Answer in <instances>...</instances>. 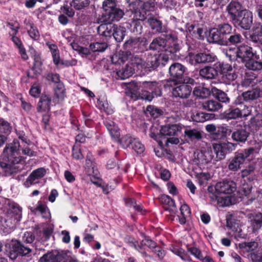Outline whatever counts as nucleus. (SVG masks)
<instances>
[{"mask_svg": "<svg viewBox=\"0 0 262 262\" xmlns=\"http://www.w3.org/2000/svg\"><path fill=\"white\" fill-rule=\"evenodd\" d=\"M132 99L151 101L153 98L162 95L161 84L156 81L132 80Z\"/></svg>", "mask_w": 262, "mask_h": 262, "instance_id": "nucleus-1", "label": "nucleus"}, {"mask_svg": "<svg viewBox=\"0 0 262 262\" xmlns=\"http://www.w3.org/2000/svg\"><path fill=\"white\" fill-rule=\"evenodd\" d=\"M19 143L14 141L5 147L4 149V155L8 159V163L0 162L1 167L4 169L6 176L11 175L22 169L24 166V159L19 156L18 150Z\"/></svg>", "mask_w": 262, "mask_h": 262, "instance_id": "nucleus-2", "label": "nucleus"}, {"mask_svg": "<svg viewBox=\"0 0 262 262\" xmlns=\"http://www.w3.org/2000/svg\"><path fill=\"white\" fill-rule=\"evenodd\" d=\"M170 55L165 52L158 56L151 58L150 63H146L141 57V55L132 54V75L135 71L141 73L143 71L155 70L159 66L164 67L169 60Z\"/></svg>", "mask_w": 262, "mask_h": 262, "instance_id": "nucleus-3", "label": "nucleus"}, {"mask_svg": "<svg viewBox=\"0 0 262 262\" xmlns=\"http://www.w3.org/2000/svg\"><path fill=\"white\" fill-rule=\"evenodd\" d=\"M215 200L220 201V199L224 201L223 205L229 206L235 203L232 200V193L236 190V184L232 181L224 180L217 182L214 186Z\"/></svg>", "mask_w": 262, "mask_h": 262, "instance_id": "nucleus-4", "label": "nucleus"}, {"mask_svg": "<svg viewBox=\"0 0 262 262\" xmlns=\"http://www.w3.org/2000/svg\"><path fill=\"white\" fill-rule=\"evenodd\" d=\"M234 29L232 25L229 23L220 24L209 30L207 40L210 43L221 46L233 32Z\"/></svg>", "mask_w": 262, "mask_h": 262, "instance_id": "nucleus-5", "label": "nucleus"}, {"mask_svg": "<svg viewBox=\"0 0 262 262\" xmlns=\"http://www.w3.org/2000/svg\"><path fill=\"white\" fill-rule=\"evenodd\" d=\"M182 81V83L176 84L173 88L172 94L176 98L187 99L190 96L193 86L196 84V81L189 77H185Z\"/></svg>", "mask_w": 262, "mask_h": 262, "instance_id": "nucleus-6", "label": "nucleus"}, {"mask_svg": "<svg viewBox=\"0 0 262 262\" xmlns=\"http://www.w3.org/2000/svg\"><path fill=\"white\" fill-rule=\"evenodd\" d=\"M182 126L181 124H169L162 126L160 130V136H164V139L166 136H173L167 138L165 140V145H168L169 143L178 144L180 142L179 139L177 137L182 132Z\"/></svg>", "mask_w": 262, "mask_h": 262, "instance_id": "nucleus-7", "label": "nucleus"}, {"mask_svg": "<svg viewBox=\"0 0 262 262\" xmlns=\"http://www.w3.org/2000/svg\"><path fill=\"white\" fill-rule=\"evenodd\" d=\"M255 149L253 147H249L248 149L238 151L235 153L233 157L229 159L228 165L230 170L236 171L239 169L242 165L244 163L246 159L250 155L253 153Z\"/></svg>", "mask_w": 262, "mask_h": 262, "instance_id": "nucleus-8", "label": "nucleus"}, {"mask_svg": "<svg viewBox=\"0 0 262 262\" xmlns=\"http://www.w3.org/2000/svg\"><path fill=\"white\" fill-rule=\"evenodd\" d=\"M234 149V144L229 142L213 144L212 150L215 162L224 159L226 155L232 152Z\"/></svg>", "mask_w": 262, "mask_h": 262, "instance_id": "nucleus-9", "label": "nucleus"}, {"mask_svg": "<svg viewBox=\"0 0 262 262\" xmlns=\"http://www.w3.org/2000/svg\"><path fill=\"white\" fill-rule=\"evenodd\" d=\"M216 56L209 51H201L190 56V63L193 66L212 63L215 61Z\"/></svg>", "mask_w": 262, "mask_h": 262, "instance_id": "nucleus-10", "label": "nucleus"}, {"mask_svg": "<svg viewBox=\"0 0 262 262\" xmlns=\"http://www.w3.org/2000/svg\"><path fill=\"white\" fill-rule=\"evenodd\" d=\"M158 245L156 242L151 239L149 236H145V238L141 242L140 244L137 245L132 242V246L141 254L142 257L145 259L146 262H148L150 260L153 259L154 257L145 251L143 246H147L152 251Z\"/></svg>", "mask_w": 262, "mask_h": 262, "instance_id": "nucleus-11", "label": "nucleus"}, {"mask_svg": "<svg viewBox=\"0 0 262 262\" xmlns=\"http://www.w3.org/2000/svg\"><path fill=\"white\" fill-rule=\"evenodd\" d=\"M217 73H220L222 77L229 82L236 79L237 75L233 69L232 66L224 62H219L215 64Z\"/></svg>", "mask_w": 262, "mask_h": 262, "instance_id": "nucleus-12", "label": "nucleus"}, {"mask_svg": "<svg viewBox=\"0 0 262 262\" xmlns=\"http://www.w3.org/2000/svg\"><path fill=\"white\" fill-rule=\"evenodd\" d=\"M31 252L30 248L22 245L17 241H12L9 244V257L12 259H15L19 255H26Z\"/></svg>", "mask_w": 262, "mask_h": 262, "instance_id": "nucleus-13", "label": "nucleus"}, {"mask_svg": "<svg viewBox=\"0 0 262 262\" xmlns=\"http://www.w3.org/2000/svg\"><path fill=\"white\" fill-rule=\"evenodd\" d=\"M227 226L229 228L232 229L233 233H228L232 237H233L236 240L239 239H249V235L245 233L241 227H238V224L236 223L235 219L231 218H227L226 220Z\"/></svg>", "mask_w": 262, "mask_h": 262, "instance_id": "nucleus-14", "label": "nucleus"}, {"mask_svg": "<svg viewBox=\"0 0 262 262\" xmlns=\"http://www.w3.org/2000/svg\"><path fill=\"white\" fill-rule=\"evenodd\" d=\"M186 67L178 62H174L171 64L169 68V74L172 81H183Z\"/></svg>", "mask_w": 262, "mask_h": 262, "instance_id": "nucleus-15", "label": "nucleus"}, {"mask_svg": "<svg viewBox=\"0 0 262 262\" xmlns=\"http://www.w3.org/2000/svg\"><path fill=\"white\" fill-rule=\"evenodd\" d=\"M250 135L249 127L247 125L237 126L233 131L231 138L238 143H245Z\"/></svg>", "mask_w": 262, "mask_h": 262, "instance_id": "nucleus-16", "label": "nucleus"}, {"mask_svg": "<svg viewBox=\"0 0 262 262\" xmlns=\"http://www.w3.org/2000/svg\"><path fill=\"white\" fill-rule=\"evenodd\" d=\"M245 9L239 2L235 1H232L226 8V10L232 22L235 20H238V18L241 17V14Z\"/></svg>", "mask_w": 262, "mask_h": 262, "instance_id": "nucleus-17", "label": "nucleus"}, {"mask_svg": "<svg viewBox=\"0 0 262 262\" xmlns=\"http://www.w3.org/2000/svg\"><path fill=\"white\" fill-rule=\"evenodd\" d=\"M233 23L241 28L248 30L253 24V14L250 11L245 9L241 14V17L238 18V20H235Z\"/></svg>", "mask_w": 262, "mask_h": 262, "instance_id": "nucleus-18", "label": "nucleus"}, {"mask_svg": "<svg viewBox=\"0 0 262 262\" xmlns=\"http://www.w3.org/2000/svg\"><path fill=\"white\" fill-rule=\"evenodd\" d=\"M253 49L249 45L243 43L236 48L235 51L236 58L245 63L254 54Z\"/></svg>", "mask_w": 262, "mask_h": 262, "instance_id": "nucleus-19", "label": "nucleus"}, {"mask_svg": "<svg viewBox=\"0 0 262 262\" xmlns=\"http://www.w3.org/2000/svg\"><path fill=\"white\" fill-rule=\"evenodd\" d=\"M195 162L200 166L211 162L213 164L216 163L211 149L198 152L196 157H195Z\"/></svg>", "mask_w": 262, "mask_h": 262, "instance_id": "nucleus-20", "label": "nucleus"}, {"mask_svg": "<svg viewBox=\"0 0 262 262\" xmlns=\"http://www.w3.org/2000/svg\"><path fill=\"white\" fill-rule=\"evenodd\" d=\"M167 37L169 40H171V42L168 45H167L165 52L169 54L171 58L175 56H179L177 53L179 52L181 47L178 42L177 36L174 34H170L167 35Z\"/></svg>", "mask_w": 262, "mask_h": 262, "instance_id": "nucleus-21", "label": "nucleus"}, {"mask_svg": "<svg viewBox=\"0 0 262 262\" xmlns=\"http://www.w3.org/2000/svg\"><path fill=\"white\" fill-rule=\"evenodd\" d=\"M249 223L248 231L255 235L257 234L262 227V213L257 212L252 214Z\"/></svg>", "mask_w": 262, "mask_h": 262, "instance_id": "nucleus-22", "label": "nucleus"}, {"mask_svg": "<svg viewBox=\"0 0 262 262\" xmlns=\"http://www.w3.org/2000/svg\"><path fill=\"white\" fill-rule=\"evenodd\" d=\"M244 63L248 70L254 71H259L262 70V60L260 59L259 55L257 54L256 51H254L253 55Z\"/></svg>", "mask_w": 262, "mask_h": 262, "instance_id": "nucleus-23", "label": "nucleus"}, {"mask_svg": "<svg viewBox=\"0 0 262 262\" xmlns=\"http://www.w3.org/2000/svg\"><path fill=\"white\" fill-rule=\"evenodd\" d=\"M150 4L144 0H132V13L137 15L138 13L142 16V13L146 14V11H150Z\"/></svg>", "mask_w": 262, "mask_h": 262, "instance_id": "nucleus-24", "label": "nucleus"}, {"mask_svg": "<svg viewBox=\"0 0 262 262\" xmlns=\"http://www.w3.org/2000/svg\"><path fill=\"white\" fill-rule=\"evenodd\" d=\"M147 50V40L144 37L132 36V51L134 53H142Z\"/></svg>", "mask_w": 262, "mask_h": 262, "instance_id": "nucleus-25", "label": "nucleus"}, {"mask_svg": "<svg viewBox=\"0 0 262 262\" xmlns=\"http://www.w3.org/2000/svg\"><path fill=\"white\" fill-rule=\"evenodd\" d=\"M235 31V29L233 30V32L226 40L223 42L221 46H235L237 48L241 44L243 43V42L244 40V38L240 33L236 32Z\"/></svg>", "mask_w": 262, "mask_h": 262, "instance_id": "nucleus-26", "label": "nucleus"}, {"mask_svg": "<svg viewBox=\"0 0 262 262\" xmlns=\"http://www.w3.org/2000/svg\"><path fill=\"white\" fill-rule=\"evenodd\" d=\"M46 173V170L43 168H39L33 170L24 182V185L26 187H29L36 183V180L42 178Z\"/></svg>", "mask_w": 262, "mask_h": 262, "instance_id": "nucleus-27", "label": "nucleus"}, {"mask_svg": "<svg viewBox=\"0 0 262 262\" xmlns=\"http://www.w3.org/2000/svg\"><path fill=\"white\" fill-rule=\"evenodd\" d=\"M251 40L258 46H262V25L260 23L255 24L250 34Z\"/></svg>", "mask_w": 262, "mask_h": 262, "instance_id": "nucleus-28", "label": "nucleus"}, {"mask_svg": "<svg viewBox=\"0 0 262 262\" xmlns=\"http://www.w3.org/2000/svg\"><path fill=\"white\" fill-rule=\"evenodd\" d=\"M241 108L239 107L230 105L222 114V118L227 121L240 118Z\"/></svg>", "mask_w": 262, "mask_h": 262, "instance_id": "nucleus-29", "label": "nucleus"}, {"mask_svg": "<svg viewBox=\"0 0 262 262\" xmlns=\"http://www.w3.org/2000/svg\"><path fill=\"white\" fill-rule=\"evenodd\" d=\"M187 30L192 37L199 40H204V31L200 24H192L188 25Z\"/></svg>", "mask_w": 262, "mask_h": 262, "instance_id": "nucleus-30", "label": "nucleus"}, {"mask_svg": "<svg viewBox=\"0 0 262 262\" xmlns=\"http://www.w3.org/2000/svg\"><path fill=\"white\" fill-rule=\"evenodd\" d=\"M51 97L48 95H42L38 103L37 111L38 112H48L50 110Z\"/></svg>", "mask_w": 262, "mask_h": 262, "instance_id": "nucleus-31", "label": "nucleus"}, {"mask_svg": "<svg viewBox=\"0 0 262 262\" xmlns=\"http://www.w3.org/2000/svg\"><path fill=\"white\" fill-rule=\"evenodd\" d=\"M160 201L162 204L164 205V208L165 210L169 212H174L176 211L177 208L175 202L173 199L168 195L162 194L160 197Z\"/></svg>", "mask_w": 262, "mask_h": 262, "instance_id": "nucleus-32", "label": "nucleus"}, {"mask_svg": "<svg viewBox=\"0 0 262 262\" xmlns=\"http://www.w3.org/2000/svg\"><path fill=\"white\" fill-rule=\"evenodd\" d=\"M167 46L166 39L161 37L154 38L149 46L150 50L153 51H165L166 46Z\"/></svg>", "mask_w": 262, "mask_h": 262, "instance_id": "nucleus-33", "label": "nucleus"}, {"mask_svg": "<svg viewBox=\"0 0 262 262\" xmlns=\"http://www.w3.org/2000/svg\"><path fill=\"white\" fill-rule=\"evenodd\" d=\"M193 87V94L198 98H206L210 95L211 91L209 89L198 84L196 82V84Z\"/></svg>", "mask_w": 262, "mask_h": 262, "instance_id": "nucleus-34", "label": "nucleus"}, {"mask_svg": "<svg viewBox=\"0 0 262 262\" xmlns=\"http://www.w3.org/2000/svg\"><path fill=\"white\" fill-rule=\"evenodd\" d=\"M116 29V25L108 24H101L97 29V31L100 35L105 37H111L113 36L114 32Z\"/></svg>", "mask_w": 262, "mask_h": 262, "instance_id": "nucleus-35", "label": "nucleus"}, {"mask_svg": "<svg viewBox=\"0 0 262 262\" xmlns=\"http://www.w3.org/2000/svg\"><path fill=\"white\" fill-rule=\"evenodd\" d=\"M30 209L31 212L35 214L39 212L43 218L48 219L50 217V213L48 208L46 205L42 204L40 202H38L36 207H31Z\"/></svg>", "mask_w": 262, "mask_h": 262, "instance_id": "nucleus-36", "label": "nucleus"}, {"mask_svg": "<svg viewBox=\"0 0 262 262\" xmlns=\"http://www.w3.org/2000/svg\"><path fill=\"white\" fill-rule=\"evenodd\" d=\"M201 77L206 79H212L217 75V70L216 68H213L210 66H206L201 69L199 71Z\"/></svg>", "mask_w": 262, "mask_h": 262, "instance_id": "nucleus-37", "label": "nucleus"}, {"mask_svg": "<svg viewBox=\"0 0 262 262\" xmlns=\"http://www.w3.org/2000/svg\"><path fill=\"white\" fill-rule=\"evenodd\" d=\"M24 24L30 37L34 40H37L39 37V33L32 21L30 19H26L24 20Z\"/></svg>", "mask_w": 262, "mask_h": 262, "instance_id": "nucleus-38", "label": "nucleus"}, {"mask_svg": "<svg viewBox=\"0 0 262 262\" xmlns=\"http://www.w3.org/2000/svg\"><path fill=\"white\" fill-rule=\"evenodd\" d=\"M203 107L208 111L215 112L218 111L221 109L223 105L216 100H208L202 104Z\"/></svg>", "mask_w": 262, "mask_h": 262, "instance_id": "nucleus-39", "label": "nucleus"}, {"mask_svg": "<svg viewBox=\"0 0 262 262\" xmlns=\"http://www.w3.org/2000/svg\"><path fill=\"white\" fill-rule=\"evenodd\" d=\"M231 133L229 127L226 125H221L217 126L216 130L214 135V138L215 139H221L226 137Z\"/></svg>", "mask_w": 262, "mask_h": 262, "instance_id": "nucleus-40", "label": "nucleus"}, {"mask_svg": "<svg viewBox=\"0 0 262 262\" xmlns=\"http://www.w3.org/2000/svg\"><path fill=\"white\" fill-rule=\"evenodd\" d=\"M213 97L218 102L221 103H229L230 98L227 94L223 91L214 88L212 90Z\"/></svg>", "mask_w": 262, "mask_h": 262, "instance_id": "nucleus-41", "label": "nucleus"}, {"mask_svg": "<svg viewBox=\"0 0 262 262\" xmlns=\"http://www.w3.org/2000/svg\"><path fill=\"white\" fill-rule=\"evenodd\" d=\"M259 92L257 89H253L251 90L247 91L242 93V97L245 102H250L255 100L260 97Z\"/></svg>", "mask_w": 262, "mask_h": 262, "instance_id": "nucleus-42", "label": "nucleus"}, {"mask_svg": "<svg viewBox=\"0 0 262 262\" xmlns=\"http://www.w3.org/2000/svg\"><path fill=\"white\" fill-rule=\"evenodd\" d=\"M104 124L113 138L117 139L119 137L120 133L118 126L113 121L106 120L104 122Z\"/></svg>", "mask_w": 262, "mask_h": 262, "instance_id": "nucleus-43", "label": "nucleus"}, {"mask_svg": "<svg viewBox=\"0 0 262 262\" xmlns=\"http://www.w3.org/2000/svg\"><path fill=\"white\" fill-rule=\"evenodd\" d=\"M184 134L188 139L192 141H198L202 138V133L196 129H185Z\"/></svg>", "mask_w": 262, "mask_h": 262, "instance_id": "nucleus-44", "label": "nucleus"}, {"mask_svg": "<svg viewBox=\"0 0 262 262\" xmlns=\"http://www.w3.org/2000/svg\"><path fill=\"white\" fill-rule=\"evenodd\" d=\"M54 94L59 101H62L64 100L66 95L64 86L62 83L56 84L54 90Z\"/></svg>", "mask_w": 262, "mask_h": 262, "instance_id": "nucleus-45", "label": "nucleus"}, {"mask_svg": "<svg viewBox=\"0 0 262 262\" xmlns=\"http://www.w3.org/2000/svg\"><path fill=\"white\" fill-rule=\"evenodd\" d=\"M144 18V15L142 16H139V18H136L137 20H136L134 19L132 20V26H134V29L132 32L135 35H140L142 32V21Z\"/></svg>", "mask_w": 262, "mask_h": 262, "instance_id": "nucleus-46", "label": "nucleus"}, {"mask_svg": "<svg viewBox=\"0 0 262 262\" xmlns=\"http://www.w3.org/2000/svg\"><path fill=\"white\" fill-rule=\"evenodd\" d=\"M147 22L154 32H161L162 23L160 20L154 18V17H150L148 18Z\"/></svg>", "mask_w": 262, "mask_h": 262, "instance_id": "nucleus-47", "label": "nucleus"}, {"mask_svg": "<svg viewBox=\"0 0 262 262\" xmlns=\"http://www.w3.org/2000/svg\"><path fill=\"white\" fill-rule=\"evenodd\" d=\"M258 247V243L255 241L243 242L238 244L240 249L249 252L255 250Z\"/></svg>", "mask_w": 262, "mask_h": 262, "instance_id": "nucleus-48", "label": "nucleus"}, {"mask_svg": "<svg viewBox=\"0 0 262 262\" xmlns=\"http://www.w3.org/2000/svg\"><path fill=\"white\" fill-rule=\"evenodd\" d=\"M132 209L134 210V213L136 215H145L146 213V210L139 202L132 198Z\"/></svg>", "mask_w": 262, "mask_h": 262, "instance_id": "nucleus-49", "label": "nucleus"}, {"mask_svg": "<svg viewBox=\"0 0 262 262\" xmlns=\"http://www.w3.org/2000/svg\"><path fill=\"white\" fill-rule=\"evenodd\" d=\"M123 14V12L121 10L116 8L108 13V20L110 21H118L122 17Z\"/></svg>", "mask_w": 262, "mask_h": 262, "instance_id": "nucleus-50", "label": "nucleus"}, {"mask_svg": "<svg viewBox=\"0 0 262 262\" xmlns=\"http://www.w3.org/2000/svg\"><path fill=\"white\" fill-rule=\"evenodd\" d=\"M100 109L103 110L108 114L113 113V109L104 98L99 99L97 101Z\"/></svg>", "mask_w": 262, "mask_h": 262, "instance_id": "nucleus-51", "label": "nucleus"}, {"mask_svg": "<svg viewBox=\"0 0 262 262\" xmlns=\"http://www.w3.org/2000/svg\"><path fill=\"white\" fill-rule=\"evenodd\" d=\"M253 189L252 186L248 183H244L243 184L242 187V191L243 193V195L247 198L249 200L253 201L255 199V198L253 196L252 194V190Z\"/></svg>", "mask_w": 262, "mask_h": 262, "instance_id": "nucleus-52", "label": "nucleus"}, {"mask_svg": "<svg viewBox=\"0 0 262 262\" xmlns=\"http://www.w3.org/2000/svg\"><path fill=\"white\" fill-rule=\"evenodd\" d=\"M126 30L124 27L117 26L116 25V29L114 32L113 36L115 40L118 42H121L123 40L125 35Z\"/></svg>", "mask_w": 262, "mask_h": 262, "instance_id": "nucleus-53", "label": "nucleus"}, {"mask_svg": "<svg viewBox=\"0 0 262 262\" xmlns=\"http://www.w3.org/2000/svg\"><path fill=\"white\" fill-rule=\"evenodd\" d=\"M127 59V56L124 52L119 51L112 57V61L114 64L123 63Z\"/></svg>", "mask_w": 262, "mask_h": 262, "instance_id": "nucleus-54", "label": "nucleus"}, {"mask_svg": "<svg viewBox=\"0 0 262 262\" xmlns=\"http://www.w3.org/2000/svg\"><path fill=\"white\" fill-rule=\"evenodd\" d=\"M146 112L154 118H158L163 114V112L161 109L150 105L147 106Z\"/></svg>", "mask_w": 262, "mask_h": 262, "instance_id": "nucleus-55", "label": "nucleus"}, {"mask_svg": "<svg viewBox=\"0 0 262 262\" xmlns=\"http://www.w3.org/2000/svg\"><path fill=\"white\" fill-rule=\"evenodd\" d=\"M250 74L248 73H246L244 77V79L242 81V85L245 87H248L250 85H253L255 83V80L256 79V76L254 74L251 73Z\"/></svg>", "mask_w": 262, "mask_h": 262, "instance_id": "nucleus-56", "label": "nucleus"}, {"mask_svg": "<svg viewBox=\"0 0 262 262\" xmlns=\"http://www.w3.org/2000/svg\"><path fill=\"white\" fill-rule=\"evenodd\" d=\"M90 2V0H72L70 4L76 10H81L88 7Z\"/></svg>", "mask_w": 262, "mask_h": 262, "instance_id": "nucleus-57", "label": "nucleus"}, {"mask_svg": "<svg viewBox=\"0 0 262 262\" xmlns=\"http://www.w3.org/2000/svg\"><path fill=\"white\" fill-rule=\"evenodd\" d=\"M132 149L138 154H141L144 151L145 147L139 139L134 138L132 139Z\"/></svg>", "mask_w": 262, "mask_h": 262, "instance_id": "nucleus-58", "label": "nucleus"}, {"mask_svg": "<svg viewBox=\"0 0 262 262\" xmlns=\"http://www.w3.org/2000/svg\"><path fill=\"white\" fill-rule=\"evenodd\" d=\"M12 129L10 124L3 118H0V134H9Z\"/></svg>", "mask_w": 262, "mask_h": 262, "instance_id": "nucleus-59", "label": "nucleus"}, {"mask_svg": "<svg viewBox=\"0 0 262 262\" xmlns=\"http://www.w3.org/2000/svg\"><path fill=\"white\" fill-rule=\"evenodd\" d=\"M250 124L256 128L262 127V114H257L250 120Z\"/></svg>", "mask_w": 262, "mask_h": 262, "instance_id": "nucleus-60", "label": "nucleus"}, {"mask_svg": "<svg viewBox=\"0 0 262 262\" xmlns=\"http://www.w3.org/2000/svg\"><path fill=\"white\" fill-rule=\"evenodd\" d=\"M151 252L156 255L158 260L162 261L166 255V251L159 245H158Z\"/></svg>", "mask_w": 262, "mask_h": 262, "instance_id": "nucleus-61", "label": "nucleus"}, {"mask_svg": "<svg viewBox=\"0 0 262 262\" xmlns=\"http://www.w3.org/2000/svg\"><path fill=\"white\" fill-rule=\"evenodd\" d=\"M102 8L105 12L109 13L116 8L115 0H105L103 2Z\"/></svg>", "mask_w": 262, "mask_h": 262, "instance_id": "nucleus-62", "label": "nucleus"}, {"mask_svg": "<svg viewBox=\"0 0 262 262\" xmlns=\"http://www.w3.org/2000/svg\"><path fill=\"white\" fill-rule=\"evenodd\" d=\"M107 45L104 42H95L91 43L90 46V49L93 52H103L107 48Z\"/></svg>", "mask_w": 262, "mask_h": 262, "instance_id": "nucleus-63", "label": "nucleus"}, {"mask_svg": "<svg viewBox=\"0 0 262 262\" xmlns=\"http://www.w3.org/2000/svg\"><path fill=\"white\" fill-rule=\"evenodd\" d=\"M187 250L190 254L195 256L197 259L201 260L203 257L201 250L196 247H189L187 246Z\"/></svg>", "mask_w": 262, "mask_h": 262, "instance_id": "nucleus-64", "label": "nucleus"}]
</instances>
